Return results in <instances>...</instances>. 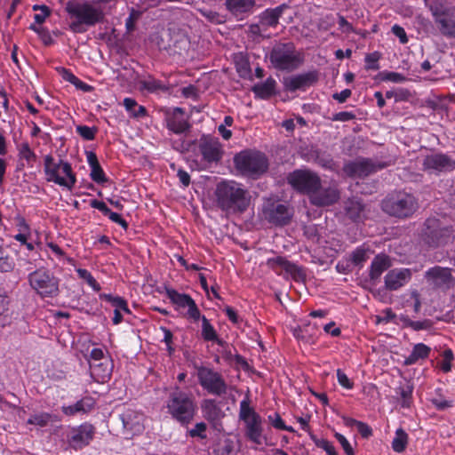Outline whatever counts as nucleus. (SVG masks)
<instances>
[{
    "mask_svg": "<svg viewBox=\"0 0 455 455\" xmlns=\"http://www.w3.org/2000/svg\"><path fill=\"white\" fill-rule=\"evenodd\" d=\"M269 60L277 70L293 71L303 64L304 55L292 43H277L269 53Z\"/></svg>",
    "mask_w": 455,
    "mask_h": 455,
    "instance_id": "nucleus-6",
    "label": "nucleus"
},
{
    "mask_svg": "<svg viewBox=\"0 0 455 455\" xmlns=\"http://www.w3.org/2000/svg\"><path fill=\"white\" fill-rule=\"evenodd\" d=\"M379 76L383 81H390L397 84L406 81V77L403 74L397 72L383 71L379 74Z\"/></svg>",
    "mask_w": 455,
    "mask_h": 455,
    "instance_id": "nucleus-51",
    "label": "nucleus"
},
{
    "mask_svg": "<svg viewBox=\"0 0 455 455\" xmlns=\"http://www.w3.org/2000/svg\"><path fill=\"white\" fill-rule=\"evenodd\" d=\"M409 441L408 434L403 429L398 428L395 431L391 446L394 451L401 453L405 451Z\"/></svg>",
    "mask_w": 455,
    "mask_h": 455,
    "instance_id": "nucleus-40",
    "label": "nucleus"
},
{
    "mask_svg": "<svg viewBox=\"0 0 455 455\" xmlns=\"http://www.w3.org/2000/svg\"><path fill=\"white\" fill-rule=\"evenodd\" d=\"M392 33L399 38L401 44H404L408 42L406 32L401 26L394 25L392 27Z\"/></svg>",
    "mask_w": 455,
    "mask_h": 455,
    "instance_id": "nucleus-63",
    "label": "nucleus"
},
{
    "mask_svg": "<svg viewBox=\"0 0 455 455\" xmlns=\"http://www.w3.org/2000/svg\"><path fill=\"white\" fill-rule=\"evenodd\" d=\"M165 404L167 412L181 426L189 425L197 411L193 394L177 386L169 392Z\"/></svg>",
    "mask_w": 455,
    "mask_h": 455,
    "instance_id": "nucleus-3",
    "label": "nucleus"
},
{
    "mask_svg": "<svg viewBox=\"0 0 455 455\" xmlns=\"http://www.w3.org/2000/svg\"><path fill=\"white\" fill-rule=\"evenodd\" d=\"M391 266L388 256L385 254H378L372 260L370 269V277L371 280H377L382 273Z\"/></svg>",
    "mask_w": 455,
    "mask_h": 455,
    "instance_id": "nucleus-31",
    "label": "nucleus"
},
{
    "mask_svg": "<svg viewBox=\"0 0 455 455\" xmlns=\"http://www.w3.org/2000/svg\"><path fill=\"white\" fill-rule=\"evenodd\" d=\"M123 105L132 117L140 118L147 115L146 108L139 105L132 98H124Z\"/></svg>",
    "mask_w": 455,
    "mask_h": 455,
    "instance_id": "nucleus-38",
    "label": "nucleus"
},
{
    "mask_svg": "<svg viewBox=\"0 0 455 455\" xmlns=\"http://www.w3.org/2000/svg\"><path fill=\"white\" fill-rule=\"evenodd\" d=\"M216 199L219 207L228 213H243L251 202V192L235 180H223L216 187Z\"/></svg>",
    "mask_w": 455,
    "mask_h": 455,
    "instance_id": "nucleus-1",
    "label": "nucleus"
},
{
    "mask_svg": "<svg viewBox=\"0 0 455 455\" xmlns=\"http://www.w3.org/2000/svg\"><path fill=\"white\" fill-rule=\"evenodd\" d=\"M423 239L429 245L437 247L447 244L453 240V229L443 225L435 218H429L425 221Z\"/></svg>",
    "mask_w": 455,
    "mask_h": 455,
    "instance_id": "nucleus-11",
    "label": "nucleus"
},
{
    "mask_svg": "<svg viewBox=\"0 0 455 455\" xmlns=\"http://www.w3.org/2000/svg\"><path fill=\"white\" fill-rule=\"evenodd\" d=\"M422 168L429 174L449 172L455 169V159L442 152H432L423 158Z\"/></svg>",
    "mask_w": 455,
    "mask_h": 455,
    "instance_id": "nucleus-14",
    "label": "nucleus"
},
{
    "mask_svg": "<svg viewBox=\"0 0 455 455\" xmlns=\"http://www.w3.org/2000/svg\"><path fill=\"white\" fill-rule=\"evenodd\" d=\"M335 437L337 439V441L340 443L341 447L343 448L345 453L347 455H354V450L351 446V444L349 443V442L347 440V438L339 434V433H335Z\"/></svg>",
    "mask_w": 455,
    "mask_h": 455,
    "instance_id": "nucleus-59",
    "label": "nucleus"
},
{
    "mask_svg": "<svg viewBox=\"0 0 455 455\" xmlns=\"http://www.w3.org/2000/svg\"><path fill=\"white\" fill-rule=\"evenodd\" d=\"M187 315L194 322H196L200 319L202 320L203 315H201L200 310L196 306L195 300L188 307Z\"/></svg>",
    "mask_w": 455,
    "mask_h": 455,
    "instance_id": "nucleus-60",
    "label": "nucleus"
},
{
    "mask_svg": "<svg viewBox=\"0 0 455 455\" xmlns=\"http://www.w3.org/2000/svg\"><path fill=\"white\" fill-rule=\"evenodd\" d=\"M267 29L261 25L260 21L256 24H251L249 26L248 32L250 35H251L254 37H259L263 36V32H265Z\"/></svg>",
    "mask_w": 455,
    "mask_h": 455,
    "instance_id": "nucleus-64",
    "label": "nucleus"
},
{
    "mask_svg": "<svg viewBox=\"0 0 455 455\" xmlns=\"http://www.w3.org/2000/svg\"><path fill=\"white\" fill-rule=\"evenodd\" d=\"M275 80L268 77L266 81L254 84L251 91L256 97L266 100L275 93Z\"/></svg>",
    "mask_w": 455,
    "mask_h": 455,
    "instance_id": "nucleus-33",
    "label": "nucleus"
},
{
    "mask_svg": "<svg viewBox=\"0 0 455 455\" xmlns=\"http://www.w3.org/2000/svg\"><path fill=\"white\" fill-rule=\"evenodd\" d=\"M418 206L416 198L403 191L392 193L382 201V209L386 213L401 219L411 217Z\"/></svg>",
    "mask_w": 455,
    "mask_h": 455,
    "instance_id": "nucleus-9",
    "label": "nucleus"
},
{
    "mask_svg": "<svg viewBox=\"0 0 455 455\" xmlns=\"http://www.w3.org/2000/svg\"><path fill=\"white\" fill-rule=\"evenodd\" d=\"M308 197L310 203L315 206H328L336 203L339 196L336 188H323L320 185Z\"/></svg>",
    "mask_w": 455,
    "mask_h": 455,
    "instance_id": "nucleus-24",
    "label": "nucleus"
},
{
    "mask_svg": "<svg viewBox=\"0 0 455 455\" xmlns=\"http://www.w3.org/2000/svg\"><path fill=\"white\" fill-rule=\"evenodd\" d=\"M227 9L234 15L246 13L255 5V0H226Z\"/></svg>",
    "mask_w": 455,
    "mask_h": 455,
    "instance_id": "nucleus-34",
    "label": "nucleus"
},
{
    "mask_svg": "<svg viewBox=\"0 0 455 455\" xmlns=\"http://www.w3.org/2000/svg\"><path fill=\"white\" fill-rule=\"evenodd\" d=\"M318 448L323 449L328 455H338L333 444L326 439H320L315 442Z\"/></svg>",
    "mask_w": 455,
    "mask_h": 455,
    "instance_id": "nucleus-58",
    "label": "nucleus"
},
{
    "mask_svg": "<svg viewBox=\"0 0 455 455\" xmlns=\"http://www.w3.org/2000/svg\"><path fill=\"white\" fill-rule=\"evenodd\" d=\"M15 267V260L7 248L0 244V272L9 273Z\"/></svg>",
    "mask_w": 455,
    "mask_h": 455,
    "instance_id": "nucleus-41",
    "label": "nucleus"
},
{
    "mask_svg": "<svg viewBox=\"0 0 455 455\" xmlns=\"http://www.w3.org/2000/svg\"><path fill=\"white\" fill-rule=\"evenodd\" d=\"M204 418L212 423L220 420L223 416L221 409L214 399H204L201 403Z\"/></svg>",
    "mask_w": 455,
    "mask_h": 455,
    "instance_id": "nucleus-29",
    "label": "nucleus"
},
{
    "mask_svg": "<svg viewBox=\"0 0 455 455\" xmlns=\"http://www.w3.org/2000/svg\"><path fill=\"white\" fill-rule=\"evenodd\" d=\"M369 249L363 246L357 247L353 251L349 256L353 265L362 267L363 263L368 259Z\"/></svg>",
    "mask_w": 455,
    "mask_h": 455,
    "instance_id": "nucleus-42",
    "label": "nucleus"
},
{
    "mask_svg": "<svg viewBox=\"0 0 455 455\" xmlns=\"http://www.w3.org/2000/svg\"><path fill=\"white\" fill-rule=\"evenodd\" d=\"M33 10L34 11H37V10L41 11L40 13H36L34 16V20H35L36 23H37L38 25H41L42 23H44L45 21L46 18L51 13L50 9L46 5L35 4L33 6Z\"/></svg>",
    "mask_w": 455,
    "mask_h": 455,
    "instance_id": "nucleus-53",
    "label": "nucleus"
},
{
    "mask_svg": "<svg viewBox=\"0 0 455 455\" xmlns=\"http://www.w3.org/2000/svg\"><path fill=\"white\" fill-rule=\"evenodd\" d=\"M70 22L69 29L77 34H83L89 28L103 21L105 14L100 6L87 0H69L65 5Z\"/></svg>",
    "mask_w": 455,
    "mask_h": 455,
    "instance_id": "nucleus-2",
    "label": "nucleus"
},
{
    "mask_svg": "<svg viewBox=\"0 0 455 455\" xmlns=\"http://www.w3.org/2000/svg\"><path fill=\"white\" fill-rule=\"evenodd\" d=\"M202 338L206 341H215L218 345L223 346L225 341L219 339L214 327L211 324L209 320L203 315L202 317Z\"/></svg>",
    "mask_w": 455,
    "mask_h": 455,
    "instance_id": "nucleus-37",
    "label": "nucleus"
},
{
    "mask_svg": "<svg viewBox=\"0 0 455 455\" xmlns=\"http://www.w3.org/2000/svg\"><path fill=\"white\" fill-rule=\"evenodd\" d=\"M166 295L172 303L179 308L188 307L194 301L188 294L180 293L174 289H167Z\"/></svg>",
    "mask_w": 455,
    "mask_h": 455,
    "instance_id": "nucleus-36",
    "label": "nucleus"
},
{
    "mask_svg": "<svg viewBox=\"0 0 455 455\" xmlns=\"http://www.w3.org/2000/svg\"><path fill=\"white\" fill-rule=\"evenodd\" d=\"M411 279L409 268H395L385 275V287L389 291H396L407 284Z\"/></svg>",
    "mask_w": 455,
    "mask_h": 455,
    "instance_id": "nucleus-25",
    "label": "nucleus"
},
{
    "mask_svg": "<svg viewBox=\"0 0 455 455\" xmlns=\"http://www.w3.org/2000/svg\"><path fill=\"white\" fill-rule=\"evenodd\" d=\"M60 419L57 415L49 413L46 411H35L32 413L27 420V424L33 425L37 427H45L49 425H52Z\"/></svg>",
    "mask_w": 455,
    "mask_h": 455,
    "instance_id": "nucleus-30",
    "label": "nucleus"
},
{
    "mask_svg": "<svg viewBox=\"0 0 455 455\" xmlns=\"http://www.w3.org/2000/svg\"><path fill=\"white\" fill-rule=\"evenodd\" d=\"M318 80L316 71H308L298 75L290 76L283 78V84L285 90L296 92L298 90L306 91Z\"/></svg>",
    "mask_w": 455,
    "mask_h": 455,
    "instance_id": "nucleus-20",
    "label": "nucleus"
},
{
    "mask_svg": "<svg viewBox=\"0 0 455 455\" xmlns=\"http://www.w3.org/2000/svg\"><path fill=\"white\" fill-rule=\"evenodd\" d=\"M106 216H107V217H108V219H109L111 221H113V222H115V223H116V224L120 225L123 228L127 229V228H128V223H127V221H126L125 220H124V219L121 217V215H120V214H118V213H116V212H112L111 210H109V212L107 213V215H106Z\"/></svg>",
    "mask_w": 455,
    "mask_h": 455,
    "instance_id": "nucleus-61",
    "label": "nucleus"
},
{
    "mask_svg": "<svg viewBox=\"0 0 455 455\" xmlns=\"http://www.w3.org/2000/svg\"><path fill=\"white\" fill-rule=\"evenodd\" d=\"M197 378L200 386L209 394L223 396L228 393V384L222 375L213 369L201 366L197 369Z\"/></svg>",
    "mask_w": 455,
    "mask_h": 455,
    "instance_id": "nucleus-12",
    "label": "nucleus"
},
{
    "mask_svg": "<svg viewBox=\"0 0 455 455\" xmlns=\"http://www.w3.org/2000/svg\"><path fill=\"white\" fill-rule=\"evenodd\" d=\"M235 169L249 179L257 180L265 174L269 167L267 156L255 149H244L234 156Z\"/></svg>",
    "mask_w": 455,
    "mask_h": 455,
    "instance_id": "nucleus-4",
    "label": "nucleus"
},
{
    "mask_svg": "<svg viewBox=\"0 0 455 455\" xmlns=\"http://www.w3.org/2000/svg\"><path fill=\"white\" fill-rule=\"evenodd\" d=\"M207 426L204 422H199L195 425L193 428L188 431V435L191 437H199L200 439H205Z\"/></svg>",
    "mask_w": 455,
    "mask_h": 455,
    "instance_id": "nucleus-55",
    "label": "nucleus"
},
{
    "mask_svg": "<svg viewBox=\"0 0 455 455\" xmlns=\"http://www.w3.org/2000/svg\"><path fill=\"white\" fill-rule=\"evenodd\" d=\"M198 151L202 162L206 164H217L222 159L224 150L218 138L203 135L198 141Z\"/></svg>",
    "mask_w": 455,
    "mask_h": 455,
    "instance_id": "nucleus-15",
    "label": "nucleus"
},
{
    "mask_svg": "<svg viewBox=\"0 0 455 455\" xmlns=\"http://www.w3.org/2000/svg\"><path fill=\"white\" fill-rule=\"evenodd\" d=\"M94 435L95 427L89 423H84L71 428L67 436L68 443L73 449L81 450L91 443Z\"/></svg>",
    "mask_w": 455,
    "mask_h": 455,
    "instance_id": "nucleus-18",
    "label": "nucleus"
},
{
    "mask_svg": "<svg viewBox=\"0 0 455 455\" xmlns=\"http://www.w3.org/2000/svg\"><path fill=\"white\" fill-rule=\"evenodd\" d=\"M385 164L370 158H360L344 165V172L353 178H365L385 168Z\"/></svg>",
    "mask_w": 455,
    "mask_h": 455,
    "instance_id": "nucleus-16",
    "label": "nucleus"
},
{
    "mask_svg": "<svg viewBox=\"0 0 455 455\" xmlns=\"http://www.w3.org/2000/svg\"><path fill=\"white\" fill-rule=\"evenodd\" d=\"M164 120L167 129L176 134H184L191 128L188 116L184 109L179 107L165 108Z\"/></svg>",
    "mask_w": 455,
    "mask_h": 455,
    "instance_id": "nucleus-17",
    "label": "nucleus"
},
{
    "mask_svg": "<svg viewBox=\"0 0 455 455\" xmlns=\"http://www.w3.org/2000/svg\"><path fill=\"white\" fill-rule=\"evenodd\" d=\"M90 177L93 181L99 184H102L107 181L104 171L100 164L91 167Z\"/></svg>",
    "mask_w": 455,
    "mask_h": 455,
    "instance_id": "nucleus-54",
    "label": "nucleus"
},
{
    "mask_svg": "<svg viewBox=\"0 0 455 455\" xmlns=\"http://www.w3.org/2000/svg\"><path fill=\"white\" fill-rule=\"evenodd\" d=\"M94 401L92 397H84L71 405H63L61 411L68 416H73L76 413H86L94 407Z\"/></svg>",
    "mask_w": 455,
    "mask_h": 455,
    "instance_id": "nucleus-28",
    "label": "nucleus"
},
{
    "mask_svg": "<svg viewBox=\"0 0 455 455\" xmlns=\"http://www.w3.org/2000/svg\"><path fill=\"white\" fill-rule=\"evenodd\" d=\"M28 281L32 290L42 298H54L60 292V279L44 267L30 272Z\"/></svg>",
    "mask_w": 455,
    "mask_h": 455,
    "instance_id": "nucleus-10",
    "label": "nucleus"
},
{
    "mask_svg": "<svg viewBox=\"0 0 455 455\" xmlns=\"http://www.w3.org/2000/svg\"><path fill=\"white\" fill-rule=\"evenodd\" d=\"M288 183L297 191L308 196L320 186L319 176L309 170H296L287 177Z\"/></svg>",
    "mask_w": 455,
    "mask_h": 455,
    "instance_id": "nucleus-13",
    "label": "nucleus"
},
{
    "mask_svg": "<svg viewBox=\"0 0 455 455\" xmlns=\"http://www.w3.org/2000/svg\"><path fill=\"white\" fill-rule=\"evenodd\" d=\"M266 265L277 275H281V272L284 271L288 275H291V277L296 281L301 280L305 276L301 267L289 261L283 256H276L267 259Z\"/></svg>",
    "mask_w": 455,
    "mask_h": 455,
    "instance_id": "nucleus-19",
    "label": "nucleus"
},
{
    "mask_svg": "<svg viewBox=\"0 0 455 455\" xmlns=\"http://www.w3.org/2000/svg\"><path fill=\"white\" fill-rule=\"evenodd\" d=\"M263 214L269 222L279 226L287 224L291 216L286 205L274 202H268L264 205Z\"/></svg>",
    "mask_w": 455,
    "mask_h": 455,
    "instance_id": "nucleus-21",
    "label": "nucleus"
},
{
    "mask_svg": "<svg viewBox=\"0 0 455 455\" xmlns=\"http://www.w3.org/2000/svg\"><path fill=\"white\" fill-rule=\"evenodd\" d=\"M100 299L110 303L115 307V310L123 311L126 314H131V310L128 307L127 301L120 296L101 293L100 294Z\"/></svg>",
    "mask_w": 455,
    "mask_h": 455,
    "instance_id": "nucleus-39",
    "label": "nucleus"
},
{
    "mask_svg": "<svg viewBox=\"0 0 455 455\" xmlns=\"http://www.w3.org/2000/svg\"><path fill=\"white\" fill-rule=\"evenodd\" d=\"M425 279L427 283L436 288L450 287L453 283L451 269L435 266L425 272Z\"/></svg>",
    "mask_w": 455,
    "mask_h": 455,
    "instance_id": "nucleus-22",
    "label": "nucleus"
},
{
    "mask_svg": "<svg viewBox=\"0 0 455 455\" xmlns=\"http://www.w3.org/2000/svg\"><path fill=\"white\" fill-rule=\"evenodd\" d=\"M24 246L27 248V250L30 252V254H28V259L20 258V261H26L29 265H32L35 261H36L37 258L39 257V254L36 251H34L35 246L32 243L27 242Z\"/></svg>",
    "mask_w": 455,
    "mask_h": 455,
    "instance_id": "nucleus-57",
    "label": "nucleus"
},
{
    "mask_svg": "<svg viewBox=\"0 0 455 455\" xmlns=\"http://www.w3.org/2000/svg\"><path fill=\"white\" fill-rule=\"evenodd\" d=\"M287 7L285 4H283L275 8L266 9L259 16L261 25H263L266 29H267V28H275L279 23V19Z\"/></svg>",
    "mask_w": 455,
    "mask_h": 455,
    "instance_id": "nucleus-26",
    "label": "nucleus"
},
{
    "mask_svg": "<svg viewBox=\"0 0 455 455\" xmlns=\"http://www.w3.org/2000/svg\"><path fill=\"white\" fill-rule=\"evenodd\" d=\"M76 273L80 278L84 279L87 284L92 288L93 291H99L101 289L100 283L87 269L78 268Z\"/></svg>",
    "mask_w": 455,
    "mask_h": 455,
    "instance_id": "nucleus-48",
    "label": "nucleus"
},
{
    "mask_svg": "<svg viewBox=\"0 0 455 455\" xmlns=\"http://www.w3.org/2000/svg\"><path fill=\"white\" fill-rule=\"evenodd\" d=\"M427 7L441 35L455 37V6L444 0H433Z\"/></svg>",
    "mask_w": 455,
    "mask_h": 455,
    "instance_id": "nucleus-7",
    "label": "nucleus"
},
{
    "mask_svg": "<svg viewBox=\"0 0 455 455\" xmlns=\"http://www.w3.org/2000/svg\"><path fill=\"white\" fill-rule=\"evenodd\" d=\"M442 361L439 363L441 370L447 373L451 371L452 361L454 359L453 352L451 348L445 349L442 354Z\"/></svg>",
    "mask_w": 455,
    "mask_h": 455,
    "instance_id": "nucleus-47",
    "label": "nucleus"
},
{
    "mask_svg": "<svg viewBox=\"0 0 455 455\" xmlns=\"http://www.w3.org/2000/svg\"><path fill=\"white\" fill-rule=\"evenodd\" d=\"M347 216L355 222H360L365 218V206L359 201L352 200L347 204Z\"/></svg>",
    "mask_w": 455,
    "mask_h": 455,
    "instance_id": "nucleus-35",
    "label": "nucleus"
},
{
    "mask_svg": "<svg viewBox=\"0 0 455 455\" xmlns=\"http://www.w3.org/2000/svg\"><path fill=\"white\" fill-rule=\"evenodd\" d=\"M401 320L405 327H410L414 331L427 330L431 327L429 320L412 321L408 316H402Z\"/></svg>",
    "mask_w": 455,
    "mask_h": 455,
    "instance_id": "nucleus-46",
    "label": "nucleus"
},
{
    "mask_svg": "<svg viewBox=\"0 0 455 455\" xmlns=\"http://www.w3.org/2000/svg\"><path fill=\"white\" fill-rule=\"evenodd\" d=\"M431 403L438 411H444L453 406V401L445 399L441 389L435 390V395L431 399Z\"/></svg>",
    "mask_w": 455,
    "mask_h": 455,
    "instance_id": "nucleus-44",
    "label": "nucleus"
},
{
    "mask_svg": "<svg viewBox=\"0 0 455 455\" xmlns=\"http://www.w3.org/2000/svg\"><path fill=\"white\" fill-rule=\"evenodd\" d=\"M20 160H25L28 165L32 166L36 156L28 142H23L18 147Z\"/></svg>",
    "mask_w": 455,
    "mask_h": 455,
    "instance_id": "nucleus-43",
    "label": "nucleus"
},
{
    "mask_svg": "<svg viewBox=\"0 0 455 455\" xmlns=\"http://www.w3.org/2000/svg\"><path fill=\"white\" fill-rule=\"evenodd\" d=\"M380 54L378 52L369 53L365 56V67L367 69L378 70L379 68V60Z\"/></svg>",
    "mask_w": 455,
    "mask_h": 455,
    "instance_id": "nucleus-52",
    "label": "nucleus"
},
{
    "mask_svg": "<svg viewBox=\"0 0 455 455\" xmlns=\"http://www.w3.org/2000/svg\"><path fill=\"white\" fill-rule=\"evenodd\" d=\"M140 91H147L149 93H156L159 92H167L169 85L151 75L140 76L138 79Z\"/></svg>",
    "mask_w": 455,
    "mask_h": 455,
    "instance_id": "nucleus-27",
    "label": "nucleus"
},
{
    "mask_svg": "<svg viewBox=\"0 0 455 455\" xmlns=\"http://www.w3.org/2000/svg\"><path fill=\"white\" fill-rule=\"evenodd\" d=\"M44 171L48 182H53L69 191L76 183L71 164L62 159L56 160L52 155L44 157Z\"/></svg>",
    "mask_w": 455,
    "mask_h": 455,
    "instance_id": "nucleus-5",
    "label": "nucleus"
},
{
    "mask_svg": "<svg viewBox=\"0 0 455 455\" xmlns=\"http://www.w3.org/2000/svg\"><path fill=\"white\" fill-rule=\"evenodd\" d=\"M76 132L86 140H92L98 132L96 127H90L87 125H77L76 127Z\"/></svg>",
    "mask_w": 455,
    "mask_h": 455,
    "instance_id": "nucleus-50",
    "label": "nucleus"
},
{
    "mask_svg": "<svg viewBox=\"0 0 455 455\" xmlns=\"http://www.w3.org/2000/svg\"><path fill=\"white\" fill-rule=\"evenodd\" d=\"M269 423L276 429L279 430H286L289 432H293L292 427H288L285 425L281 416L278 413L270 414L267 417Z\"/></svg>",
    "mask_w": 455,
    "mask_h": 455,
    "instance_id": "nucleus-49",
    "label": "nucleus"
},
{
    "mask_svg": "<svg viewBox=\"0 0 455 455\" xmlns=\"http://www.w3.org/2000/svg\"><path fill=\"white\" fill-rule=\"evenodd\" d=\"M8 297L0 292V327H4L10 323L11 318L8 315Z\"/></svg>",
    "mask_w": 455,
    "mask_h": 455,
    "instance_id": "nucleus-45",
    "label": "nucleus"
},
{
    "mask_svg": "<svg viewBox=\"0 0 455 455\" xmlns=\"http://www.w3.org/2000/svg\"><path fill=\"white\" fill-rule=\"evenodd\" d=\"M336 373L338 382L342 387L347 390H350L354 387V382L347 376V374L341 369H338Z\"/></svg>",
    "mask_w": 455,
    "mask_h": 455,
    "instance_id": "nucleus-56",
    "label": "nucleus"
},
{
    "mask_svg": "<svg viewBox=\"0 0 455 455\" xmlns=\"http://www.w3.org/2000/svg\"><path fill=\"white\" fill-rule=\"evenodd\" d=\"M120 419L123 423L124 428L132 435H137L144 429V414L132 410H125L121 415Z\"/></svg>",
    "mask_w": 455,
    "mask_h": 455,
    "instance_id": "nucleus-23",
    "label": "nucleus"
},
{
    "mask_svg": "<svg viewBox=\"0 0 455 455\" xmlns=\"http://www.w3.org/2000/svg\"><path fill=\"white\" fill-rule=\"evenodd\" d=\"M16 227L18 228L20 233H28L30 234V227L26 221L25 218L18 215L15 217Z\"/></svg>",
    "mask_w": 455,
    "mask_h": 455,
    "instance_id": "nucleus-62",
    "label": "nucleus"
},
{
    "mask_svg": "<svg viewBox=\"0 0 455 455\" xmlns=\"http://www.w3.org/2000/svg\"><path fill=\"white\" fill-rule=\"evenodd\" d=\"M431 353V347L424 343L415 344L412 347L411 354L405 357L403 364L412 365L417 363L419 360L427 359Z\"/></svg>",
    "mask_w": 455,
    "mask_h": 455,
    "instance_id": "nucleus-32",
    "label": "nucleus"
},
{
    "mask_svg": "<svg viewBox=\"0 0 455 455\" xmlns=\"http://www.w3.org/2000/svg\"><path fill=\"white\" fill-rule=\"evenodd\" d=\"M238 417L244 426V436L257 445L262 444L263 419L251 406L248 396L240 402Z\"/></svg>",
    "mask_w": 455,
    "mask_h": 455,
    "instance_id": "nucleus-8",
    "label": "nucleus"
}]
</instances>
